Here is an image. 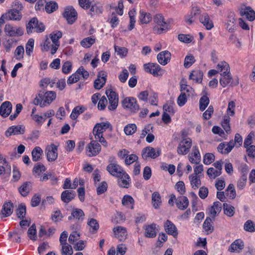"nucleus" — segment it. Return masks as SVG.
I'll list each match as a JSON object with an SVG mask.
<instances>
[{
  "instance_id": "nucleus-46",
  "label": "nucleus",
  "mask_w": 255,
  "mask_h": 255,
  "mask_svg": "<svg viewBox=\"0 0 255 255\" xmlns=\"http://www.w3.org/2000/svg\"><path fill=\"white\" fill-rule=\"evenodd\" d=\"M174 103L172 101H168L163 106V109L164 113H167V114L173 115L174 113Z\"/></svg>"
},
{
  "instance_id": "nucleus-59",
  "label": "nucleus",
  "mask_w": 255,
  "mask_h": 255,
  "mask_svg": "<svg viewBox=\"0 0 255 255\" xmlns=\"http://www.w3.org/2000/svg\"><path fill=\"white\" fill-rule=\"evenodd\" d=\"M235 214V208L230 204L224 203V214L232 217Z\"/></svg>"
},
{
  "instance_id": "nucleus-51",
  "label": "nucleus",
  "mask_w": 255,
  "mask_h": 255,
  "mask_svg": "<svg viewBox=\"0 0 255 255\" xmlns=\"http://www.w3.org/2000/svg\"><path fill=\"white\" fill-rule=\"evenodd\" d=\"M211 218L207 217L203 223V228L207 234L211 233L213 230V227L211 224Z\"/></svg>"
},
{
  "instance_id": "nucleus-36",
  "label": "nucleus",
  "mask_w": 255,
  "mask_h": 255,
  "mask_svg": "<svg viewBox=\"0 0 255 255\" xmlns=\"http://www.w3.org/2000/svg\"><path fill=\"white\" fill-rule=\"evenodd\" d=\"M241 14L244 15L250 21H253L255 19V12L250 7H246L241 10Z\"/></svg>"
},
{
  "instance_id": "nucleus-25",
  "label": "nucleus",
  "mask_w": 255,
  "mask_h": 255,
  "mask_svg": "<svg viewBox=\"0 0 255 255\" xmlns=\"http://www.w3.org/2000/svg\"><path fill=\"white\" fill-rule=\"evenodd\" d=\"M11 109L12 105L11 103L5 101L0 107V114L3 117H6L10 114Z\"/></svg>"
},
{
  "instance_id": "nucleus-2",
  "label": "nucleus",
  "mask_w": 255,
  "mask_h": 255,
  "mask_svg": "<svg viewBox=\"0 0 255 255\" xmlns=\"http://www.w3.org/2000/svg\"><path fill=\"white\" fill-rule=\"evenodd\" d=\"M155 23L157 24L153 28V30L157 34H161L170 29V24L173 22L172 19L166 21L163 16L161 14H157L153 18Z\"/></svg>"
},
{
  "instance_id": "nucleus-21",
  "label": "nucleus",
  "mask_w": 255,
  "mask_h": 255,
  "mask_svg": "<svg viewBox=\"0 0 255 255\" xmlns=\"http://www.w3.org/2000/svg\"><path fill=\"white\" fill-rule=\"evenodd\" d=\"M189 160L191 163L198 164L201 161V155L198 147H193L192 152L188 155Z\"/></svg>"
},
{
  "instance_id": "nucleus-60",
  "label": "nucleus",
  "mask_w": 255,
  "mask_h": 255,
  "mask_svg": "<svg viewBox=\"0 0 255 255\" xmlns=\"http://www.w3.org/2000/svg\"><path fill=\"white\" fill-rule=\"evenodd\" d=\"M136 130V126L131 124L126 126L124 128V131L127 135H131Z\"/></svg>"
},
{
  "instance_id": "nucleus-43",
  "label": "nucleus",
  "mask_w": 255,
  "mask_h": 255,
  "mask_svg": "<svg viewBox=\"0 0 255 255\" xmlns=\"http://www.w3.org/2000/svg\"><path fill=\"white\" fill-rule=\"evenodd\" d=\"M31 190V183L28 182L24 183L19 188V192L23 196H26Z\"/></svg>"
},
{
  "instance_id": "nucleus-28",
  "label": "nucleus",
  "mask_w": 255,
  "mask_h": 255,
  "mask_svg": "<svg viewBox=\"0 0 255 255\" xmlns=\"http://www.w3.org/2000/svg\"><path fill=\"white\" fill-rule=\"evenodd\" d=\"M118 184L122 187L128 188L129 185L130 177L128 174H127L125 171L121 174L120 176H119Z\"/></svg>"
},
{
  "instance_id": "nucleus-33",
  "label": "nucleus",
  "mask_w": 255,
  "mask_h": 255,
  "mask_svg": "<svg viewBox=\"0 0 255 255\" xmlns=\"http://www.w3.org/2000/svg\"><path fill=\"white\" fill-rule=\"evenodd\" d=\"M75 195V193L74 191L65 190L61 194V200L64 202L68 203L74 199Z\"/></svg>"
},
{
  "instance_id": "nucleus-58",
  "label": "nucleus",
  "mask_w": 255,
  "mask_h": 255,
  "mask_svg": "<svg viewBox=\"0 0 255 255\" xmlns=\"http://www.w3.org/2000/svg\"><path fill=\"white\" fill-rule=\"evenodd\" d=\"M24 53V48L22 46H17L14 51V57L18 60H20L23 58Z\"/></svg>"
},
{
  "instance_id": "nucleus-26",
  "label": "nucleus",
  "mask_w": 255,
  "mask_h": 255,
  "mask_svg": "<svg viewBox=\"0 0 255 255\" xmlns=\"http://www.w3.org/2000/svg\"><path fill=\"white\" fill-rule=\"evenodd\" d=\"M8 20H20L22 18L20 11L12 8L5 12Z\"/></svg>"
},
{
  "instance_id": "nucleus-30",
  "label": "nucleus",
  "mask_w": 255,
  "mask_h": 255,
  "mask_svg": "<svg viewBox=\"0 0 255 255\" xmlns=\"http://www.w3.org/2000/svg\"><path fill=\"white\" fill-rule=\"evenodd\" d=\"M226 25V28L229 29L230 31H232L234 30V26L235 23V14L232 11H229L228 13L227 17Z\"/></svg>"
},
{
  "instance_id": "nucleus-19",
  "label": "nucleus",
  "mask_w": 255,
  "mask_h": 255,
  "mask_svg": "<svg viewBox=\"0 0 255 255\" xmlns=\"http://www.w3.org/2000/svg\"><path fill=\"white\" fill-rule=\"evenodd\" d=\"M107 170L112 175L118 177L124 171L122 168L116 163H111L107 167Z\"/></svg>"
},
{
  "instance_id": "nucleus-54",
  "label": "nucleus",
  "mask_w": 255,
  "mask_h": 255,
  "mask_svg": "<svg viewBox=\"0 0 255 255\" xmlns=\"http://www.w3.org/2000/svg\"><path fill=\"white\" fill-rule=\"evenodd\" d=\"M209 99L207 96H202L199 101V108L201 111H203L209 104Z\"/></svg>"
},
{
  "instance_id": "nucleus-14",
  "label": "nucleus",
  "mask_w": 255,
  "mask_h": 255,
  "mask_svg": "<svg viewBox=\"0 0 255 255\" xmlns=\"http://www.w3.org/2000/svg\"><path fill=\"white\" fill-rule=\"evenodd\" d=\"M106 95L108 98L109 102L108 109L110 110H114L116 109L118 104V95L115 92L111 90L106 91Z\"/></svg>"
},
{
  "instance_id": "nucleus-47",
  "label": "nucleus",
  "mask_w": 255,
  "mask_h": 255,
  "mask_svg": "<svg viewBox=\"0 0 255 255\" xmlns=\"http://www.w3.org/2000/svg\"><path fill=\"white\" fill-rule=\"evenodd\" d=\"M86 110V108L84 107L77 106L74 108L72 113L70 115V117L72 119H76L79 115L82 114Z\"/></svg>"
},
{
  "instance_id": "nucleus-12",
  "label": "nucleus",
  "mask_w": 255,
  "mask_h": 255,
  "mask_svg": "<svg viewBox=\"0 0 255 255\" xmlns=\"http://www.w3.org/2000/svg\"><path fill=\"white\" fill-rule=\"evenodd\" d=\"M63 16L66 19L69 24H73L76 20L77 13L75 9L71 6H67L63 13Z\"/></svg>"
},
{
  "instance_id": "nucleus-52",
  "label": "nucleus",
  "mask_w": 255,
  "mask_h": 255,
  "mask_svg": "<svg viewBox=\"0 0 255 255\" xmlns=\"http://www.w3.org/2000/svg\"><path fill=\"white\" fill-rule=\"evenodd\" d=\"M194 12H192L190 14L187 15L185 17V20L188 24H191L195 20L194 17L196 14L199 13V9L196 8Z\"/></svg>"
},
{
  "instance_id": "nucleus-20",
  "label": "nucleus",
  "mask_w": 255,
  "mask_h": 255,
  "mask_svg": "<svg viewBox=\"0 0 255 255\" xmlns=\"http://www.w3.org/2000/svg\"><path fill=\"white\" fill-rule=\"evenodd\" d=\"M107 73L104 71H100L98 75V78L94 82L95 89L100 90L105 84L106 82Z\"/></svg>"
},
{
  "instance_id": "nucleus-39",
  "label": "nucleus",
  "mask_w": 255,
  "mask_h": 255,
  "mask_svg": "<svg viewBox=\"0 0 255 255\" xmlns=\"http://www.w3.org/2000/svg\"><path fill=\"white\" fill-rule=\"evenodd\" d=\"M84 215V213L81 209L77 208L73 209L71 213V215L69 217L68 219L69 220H71L72 218H73L79 220L81 219L82 221Z\"/></svg>"
},
{
  "instance_id": "nucleus-40",
  "label": "nucleus",
  "mask_w": 255,
  "mask_h": 255,
  "mask_svg": "<svg viewBox=\"0 0 255 255\" xmlns=\"http://www.w3.org/2000/svg\"><path fill=\"white\" fill-rule=\"evenodd\" d=\"M152 203L155 209L159 208L161 204V198L159 193L154 192L152 195Z\"/></svg>"
},
{
  "instance_id": "nucleus-15",
  "label": "nucleus",
  "mask_w": 255,
  "mask_h": 255,
  "mask_svg": "<svg viewBox=\"0 0 255 255\" xmlns=\"http://www.w3.org/2000/svg\"><path fill=\"white\" fill-rule=\"evenodd\" d=\"M145 72L152 74L154 76H157L162 74L160 66L155 63H148L143 65Z\"/></svg>"
},
{
  "instance_id": "nucleus-56",
  "label": "nucleus",
  "mask_w": 255,
  "mask_h": 255,
  "mask_svg": "<svg viewBox=\"0 0 255 255\" xmlns=\"http://www.w3.org/2000/svg\"><path fill=\"white\" fill-rule=\"evenodd\" d=\"M195 62L194 57L191 54H189L186 56L184 59V66L185 68H189Z\"/></svg>"
},
{
  "instance_id": "nucleus-50",
  "label": "nucleus",
  "mask_w": 255,
  "mask_h": 255,
  "mask_svg": "<svg viewBox=\"0 0 255 255\" xmlns=\"http://www.w3.org/2000/svg\"><path fill=\"white\" fill-rule=\"evenodd\" d=\"M190 96V94H187L185 92L181 93V94L178 96L177 100L178 106L180 107L183 106L187 102V97Z\"/></svg>"
},
{
  "instance_id": "nucleus-38",
  "label": "nucleus",
  "mask_w": 255,
  "mask_h": 255,
  "mask_svg": "<svg viewBox=\"0 0 255 255\" xmlns=\"http://www.w3.org/2000/svg\"><path fill=\"white\" fill-rule=\"evenodd\" d=\"M42 154L43 150L40 147H34L31 152L32 160L35 162L40 160Z\"/></svg>"
},
{
  "instance_id": "nucleus-53",
  "label": "nucleus",
  "mask_w": 255,
  "mask_h": 255,
  "mask_svg": "<svg viewBox=\"0 0 255 255\" xmlns=\"http://www.w3.org/2000/svg\"><path fill=\"white\" fill-rule=\"evenodd\" d=\"M95 42V39L88 37L83 39L81 42V45L84 48H89Z\"/></svg>"
},
{
  "instance_id": "nucleus-10",
  "label": "nucleus",
  "mask_w": 255,
  "mask_h": 255,
  "mask_svg": "<svg viewBox=\"0 0 255 255\" xmlns=\"http://www.w3.org/2000/svg\"><path fill=\"white\" fill-rule=\"evenodd\" d=\"M192 145V140L189 138L182 140L177 147V151L179 154L185 155L189 151Z\"/></svg>"
},
{
  "instance_id": "nucleus-62",
  "label": "nucleus",
  "mask_w": 255,
  "mask_h": 255,
  "mask_svg": "<svg viewBox=\"0 0 255 255\" xmlns=\"http://www.w3.org/2000/svg\"><path fill=\"white\" fill-rule=\"evenodd\" d=\"M34 39L30 38L25 45L26 53L30 56L34 48Z\"/></svg>"
},
{
  "instance_id": "nucleus-18",
  "label": "nucleus",
  "mask_w": 255,
  "mask_h": 255,
  "mask_svg": "<svg viewBox=\"0 0 255 255\" xmlns=\"http://www.w3.org/2000/svg\"><path fill=\"white\" fill-rule=\"evenodd\" d=\"M144 229L145 230L144 236L145 237L153 238L156 237L158 232L156 224L152 223L150 225H146L144 226Z\"/></svg>"
},
{
  "instance_id": "nucleus-13",
  "label": "nucleus",
  "mask_w": 255,
  "mask_h": 255,
  "mask_svg": "<svg viewBox=\"0 0 255 255\" xmlns=\"http://www.w3.org/2000/svg\"><path fill=\"white\" fill-rule=\"evenodd\" d=\"M86 150L87 154L91 157L97 155L101 151V147L97 141L92 140L87 145Z\"/></svg>"
},
{
  "instance_id": "nucleus-45",
  "label": "nucleus",
  "mask_w": 255,
  "mask_h": 255,
  "mask_svg": "<svg viewBox=\"0 0 255 255\" xmlns=\"http://www.w3.org/2000/svg\"><path fill=\"white\" fill-rule=\"evenodd\" d=\"M226 195L230 199H234L236 197L235 188L233 184H230L226 190Z\"/></svg>"
},
{
  "instance_id": "nucleus-24",
  "label": "nucleus",
  "mask_w": 255,
  "mask_h": 255,
  "mask_svg": "<svg viewBox=\"0 0 255 255\" xmlns=\"http://www.w3.org/2000/svg\"><path fill=\"white\" fill-rule=\"evenodd\" d=\"M158 62L163 65H165L169 62L171 58L170 53L168 51H163L160 52L157 56Z\"/></svg>"
},
{
  "instance_id": "nucleus-37",
  "label": "nucleus",
  "mask_w": 255,
  "mask_h": 255,
  "mask_svg": "<svg viewBox=\"0 0 255 255\" xmlns=\"http://www.w3.org/2000/svg\"><path fill=\"white\" fill-rule=\"evenodd\" d=\"M189 178L192 188L194 190L198 189L201 185V182L200 176L190 175Z\"/></svg>"
},
{
  "instance_id": "nucleus-31",
  "label": "nucleus",
  "mask_w": 255,
  "mask_h": 255,
  "mask_svg": "<svg viewBox=\"0 0 255 255\" xmlns=\"http://www.w3.org/2000/svg\"><path fill=\"white\" fill-rule=\"evenodd\" d=\"M152 19L150 13L147 12L143 10L139 11V20L142 24H147L149 23Z\"/></svg>"
},
{
  "instance_id": "nucleus-17",
  "label": "nucleus",
  "mask_w": 255,
  "mask_h": 255,
  "mask_svg": "<svg viewBox=\"0 0 255 255\" xmlns=\"http://www.w3.org/2000/svg\"><path fill=\"white\" fill-rule=\"evenodd\" d=\"M46 151L47 160L49 161L52 162L57 159L58 157L57 147L54 144L47 146Z\"/></svg>"
},
{
  "instance_id": "nucleus-22",
  "label": "nucleus",
  "mask_w": 255,
  "mask_h": 255,
  "mask_svg": "<svg viewBox=\"0 0 255 255\" xmlns=\"http://www.w3.org/2000/svg\"><path fill=\"white\" fill-rule=\"evenodd\" d=\"M114 235L121 241H124L127 238V232L125 227L117 226L113 229Z\"/></svg>"
},
{
  "instance_id": "nucleus-6",
  "label": "nucleus",
  "mask_w": 255,
  "mask_h": 255,
  "mask_svg": "<svg viewBox=\"0 0 255 255\" xmlns=\"http://www.w3.org/2000/svg\"><path fill=\"white\" fill-rule=\"evenodd\" d=\"M4 31L5 34L9 37H18L23 34V29L22 27L15 26L10 24L5 25Z\"/></svg>"
},
{
  "instance_id": "nucleus-44",
  "label": "nucleus",
  "mask_w": 255,
  "mask_h": 255,
  "mask_svg": "<svg viewBox=\"0 0 255 255\" xmlns=\"http://www.w3.org/2000/svg\"><path fill=\"white\" fill-rule=\"evenodd\" d=\"M87 224L90 227V231L92 233H95L99 228V225L98 221L94 219L90 218L88 220Z\"/></svg>"
},
{
  "instance_id": "nucleus-23",
  "label": "nucleus",
  "mask_w": 255,
  "mask_h": 255,
  "mask_svg": "<svg viewBox=\"0 0 255 255\" xmlns=\"http://www.w3.org/2000/svg\"><path fill=\"white\" fill-rule=\"evenodd\" d=\"M164 227L166 232L168 234L171 235L174 237L177 236L178 231L177 228L170 221L167 220L164 223Z\"/></svg>"
},
{
  "instance_id": "nucleus-7",
  "label": "nucleus",
  "mask_w": 255,
  "mask_h": 255,
  "mask_svg": "<svg viewBox=\"0 0 255 255\" xmlns=\"http://www.w3.org/2000/svg\"><path fill=\"white\" fill-rule=\"evenodd\" d=\"M122 105L124 109H128L133 113L137 112L139 109L136 100L131 97L125 98L122 101Z\"/></svg>"
},
{
  "instance_id": "nucleus-27",
  "label": "nucleus",
  "mask_w": 255,
  "mask_h": 255,
  "mask_svg": "<svg viewBox=\"0 0 255 255\" xmlns=\"http://www.w3.org/2000/svg\"><path fill=\"white\" fill-rule=\"evenodd\" d=\"M244 247V244L242 240L238 239L235 241L230 246L229 251L230 252L239 253Z\"/></svg>"
},
{
  "instance_id": "nucleus-48",
  "label": "nucleus",
  "mask_w": 255,
  "mask_h": 255,
  "mask_svg": "<svg viewBox=\"0 0 255 255\" xmlns=\"http://www.w3.org/2000/svg\"><path fill=\"white\" fill-rule=\"evenodd\" d=\"M134 200L132 197L129 195H125L122 199V204L124 206L130 207L133 209Z\"/></svg>"
},
{
  "instance_id": "nucleus-29",
  "label": "nucleus",
  "mask_w": 255,
  "mask_h": 255,
  "mask_svg": "<svg viewBox=\"0 0 255 255\" xmlns=\"http://www.w3.org/2000/svg\"><path fill=\"white\" fill-rule=\"evenodd\" d=\"M222 204L219 201L215 202L213 205L209 208V214L211 217L214 218L218 214L222 209Z\"/></svg>"
},
{
  "instance_id": "nucleus-4",
  "label": "nucleus",
  "mask_w": 255,
  "mask_h": 255,
  "mask_svg": "<svg viewBox=\"0 0 255 255\" xmlns=\"http://www.w3.org/2000/svg\"><path fill=\"white\" fill-rule=\"evenodd\" d=\"M26 31L28 34L33 32H42L45 30V26L42 22L38 21L36 17L32 18L26 25Z\"/></svg>"
},
{
  "instance_id": "nucleus-32",
  "label": "nucleus",
  "mask_w": 255,
  "mask_h": 255,
  "mask_svg": "<svg viewBox=\"0 0 255 255\" xmlns=\"http://www.w3.org/2000/svg\"><path fill=\"white\" fill-rule=\"evenodd\" d=\"M200 21L203 24L208 30L211 29L213 27V23L208 14L205 13L202 14L200 17Z\"/></svg>"
},
{
  "instance_id": "nucleus-63",
  "label": "nucleus",
  "mask_w": 255,
  "mask_h": 255,
  "mask_svg": "<svg viewBox=\"0 0 255 255\" xmlns=\"http://www.w3.org/2000/svg\"><path fill=\"white\" fill-rule=\"evenodd\" d=\"M244 228L245 230L247 232H254L255 231V225L254 222L250 220L245 222Z\"/></svg>"
},
{
  "instance_id": "nucleus-42",
  "label": "nucleus",
  "mask_w": 255,
  "mask_h": 255,
  "mask_svg": "<svg viewBox=\"0 0 255 255\" xmlns=\"http://www.w3.org/2000/svg\"><path fill=\"white\" fill-rule=\"evenodd\" d=\"M203 74L200 70L193 71L189 75V79L195 81L196 82H201L202 80Z\"/></svg>"
},
{
  "instance_id": "nucleus-61",
  "label": "nucleus",
  "mask_w": 255,
  "mask_h": 255,
  "mask_svg": "<svg viewBox=\"0 0 255 255\" xmlns=\"http://www.w3.org/2000/svg\"><path fill=\"white\" fill-rule=\"evenodd\" d=\"M27 234L28 237L32 240L35 241L37 238L36 230L35 225H32L28 230Z\"/></svg>"
},
{
  "instance_id": "nucleus-34",
  "label": "nucleus",
  "mask_w": 255,
  "mask_h": 255,
  "mask_svg": "<svg viewBox=\"0 0 255 255\" xmlns=\"http://www.w3.org/2000/svg\"><path fill=\"white\" fill-rule=\"evenodd\" d=\"M177 207L180 210L187 208L189 205L188 198L185 196H180L176 200Z\"/></svg>"
},
{
  "instance_id": "nucleus-16",
  "label": "nucleus",
  "mask_w": 255,
  "mask_h": 255,
  "mask_svg": "<svg viewBox=\"0 0 255 255\" xmlns=\"http://www.w3.org/2000/svg\"><path fill=\"white\" fill-rule=\"evenodd\" d=\"M25 127L23 126H13L9 127L5 132L6 137L11 135L22 134L24 133Z\"/></svg>"
},
{
  "instance_id": "nucleus-64",
  "label": "nucleus",
  "mask_w": 255,
  "mask_h": 255,
  "mask_svg": "<svg viewBox=\"0 0 255 255\" xmlns=\"http://www.w3.org/2000/svg\"><path fill=\"white\" fill-rule=\"evenodd\" d=\"M215 160V156L213 153H207L203 158V163L206 165H209Z\"/></svg>"
},
{
  "instance_id": "nucleus-49",
  "label": "nucleus",
  "mask_w": 255,
  "mask_h": 255,
  "mask_svg": "<svg viewBox=\"0 0 255 255\" xmlns=\"http://www.w3.org/2000/svg\"><path fill=\"white\" fill-rule=\"evenodd\" d=\"M61 255H72L73 253V249L68 244L61 245Z\"/></svg>"
},
{
  "instance_id": "nucleus-55",
  "label": "nucleus",
  "mask_w": 255,
  "mask_h": 255,
  "mask_svg": "<svg viewBox=\"0 0 255 255\" xmlns=\"http://www.w3.org/2000/svg\"><path fill=\"white\" fill-rule=\"evenodd\" d=\"M45 10L48 13H51L58 8V4L53 1L47 2L45 6Z\"/></svg>"
},
{
  "instance_id": "nucleus-9",
  "label": "nucleus",
  "mask_w": 255,
  "mask_h": 255,
  "mask_svg": "<svg viewBox=\"0 0 255 255\" xmlns=\"http://www.w3.org/2000/svg\"><path fill=\"white\" fill-rule=\"evenodd\" d=\"M161 150L159 148H154L150 146L145 147L142 150V157L145 159L149 157L155 158L159 156Z\"/></svg>"
},
{
  "instance_id": "nucleus-8",
  "label": "nucleus",
  "mask_w": 255,
  "mask_h": 255,
  "mask_svg": "<svg viewBox=\"0 0 255 255\" xmlns=\"http://www.w3.org/2000/svg\"><path fill=\"white\" fill-rule=\"evenodd\" d=\"M111 129L112 127L109 122H102L97 124L93 128V134L95 138H99L100 136L103 135V133L105 132L108 128Z\"/></svg>"
},
{
  "instance_id": "nucleus-57",
  "label": "nucleus",
  "mask_w": 255,
  "mask_h": 255,
  "mask_svg": "<svg viewBox=\"0 0 255 255\" xmlns=\"http://www.w3.org/2000/svg\"><path fill=\"white\" fill-rule=\"evenodd\" d=\"M221 173L222 171H220V170H218L214 167L209 168L207 171V174L209 177L213 178H215L219 176Z\"/></svg>"
},
{
  "instance_id": "nucleus-35",
  "label": "nucleus",
  "mask_w": 255,
  "mask_h": 255,
  "mask_svg": "<svg viewBox=\"0 0 255 255\" xmlns=\"http://www.w3.org/2000/svg\"><path fill=\"white\" fill-rule=\"evenodd\" d=\"M13 210L12 203L10 202H5L2 206L1 213L5 217H8L12 213Z\"/></svg>"
},
{
  "instance_id": "nucleus-5",
  "label": "nucleus",
  "mask_w": 255,
  "mask_h": 255,
  "mask_svg": "<svg viewBox=\"0 0 255 255\" xmlns=\"http://www.w3.org/2000/svg\"><path fill=\"white\" fill-rule=\"evenodd\" d=\"M239 84L237 79H233L230 73L229 65L224 61V87H232Z\"/></svg>"
},
{
  "instance_id": "nucleus-1",
  "label": "nucleus",
  "mask_w": 255,
  "mask_h": 255,
  "mask_svg": "<svg viewBox=\"0 0 255 255\" xmlns=\"http://www.w3.org/2000/svg\"><path fill=\"white\" fill-rule=\"evenodd\" d=\"M56 94L53 91H41L34 100L35 105H39L43 108L49 105L55 99Z\"/></svg>"
},
{
  "instance_id": "nucleus-11",
  "label": "nucleus",
  "mask_w": 255,
  "mask_h": 255,
  "mask_svg": "<svg viewBox=\"0 0 255 255\" xmlns=\"http://www.w3.org/2000/svg\"><path fill=\"white\" fill-rule=\"evenodd\" d=\"M62 34L60 31H55L50 34L53 45L51 48V54H55L60 46L59 39L62 37Z\"/></svg>"
},
{
  "instance_id": "nucleus-3",
  "label": "nucleus",
  "mask_w": 255,
  "mask_h": 255,
  "mask_svg": "<svg viewBox=\"0 0 255 255\" xmlns=\"http://www.w3.org/2000/svg\"><path fill=\"white\" fill-rule=\"evenodd\" d=\"M235 103L231 101L228 103L226 111V115L224 116V130L227 134L231 132V128L230 125V118L235 115Z\"/></svg>"
},
{
  "instance_id": "nucleus-41",
  "label": "nucleus",
  "mask_w": 255,
  "mask_h": 255,
  "mask_svg": "<svg viewBox=\"0 0 255 255\" xmlns=\"http://www.w3.org/2000/svg\"><path fill=\"white\" fill-rule=\"evenodd\" d=\"M90 6L91 8L90 11L91 15L99 14L103 11L102 6L98 2L95 3L94 4L90 3Z\"/></svg>"
}]
</instances>
